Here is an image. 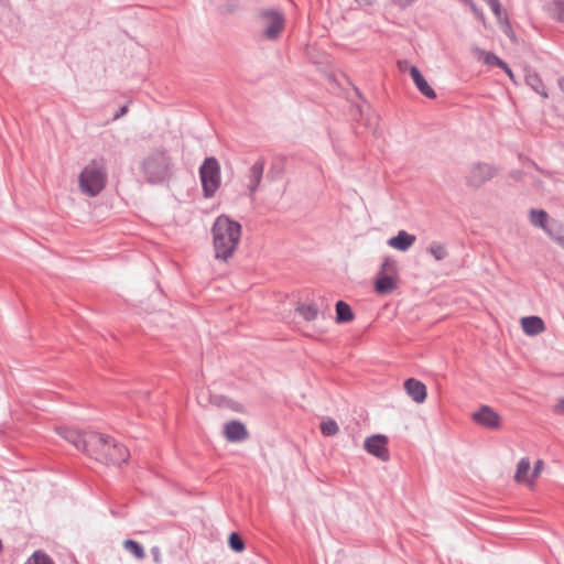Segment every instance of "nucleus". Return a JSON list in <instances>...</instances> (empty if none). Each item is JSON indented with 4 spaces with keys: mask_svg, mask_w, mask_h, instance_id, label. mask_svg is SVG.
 Here are the masks:
<instances>
[{
    "mask_svg": "<svg viewBox=\"0 0 564 564\" xmlns=\"http://www.w3.org/2000/svg\"><path fill=\"white\" fill-rule=\"evenodd\" d=\"M107 447L102 452L99 462L105 464L120 465L126 463L129 457V452L124 445L109 437Z\"/></svg>",
    "mask_w": 564,
    "mask_h": 564,
    "instance_id": "9",
    "label": "nucleus"
},
{
    "mask_svg": "<svg viewBox=\"0 0 564 564\" xmlns=\"http://www.w3.org/2000/svg\"><path fill=\"white\" fill-rule=\"evenodd\" d=\"M410 75L416 88L420 90L422 95L431 99L436 97L434 89L429 85V83L426 82V79L424 78V76L421 74L416 66H411Z\"/></svg>",
    "mask_w": 564,
    "mask_h": 564,
    "instance_id": "15",
    "label": "nucleus"
},
{
    "mask_svg": "<svg viewBox=\"0 0 564 564\" xmlns=\"http://www.w3.org/2000/svg\"><path fill=\"white\" fill-rule=\"evenodd\" d=\"M296 312L307 322L315 321L319 313L315 304H302Z\"/></svg>",
    "mask_w": 564,
    "mask_h": 564,
    "instance_id": "22",
    "label": "nucleus"
},
{
    "mask_svg": "<svg viewBox=\"0 0 564 564\" xmlns=\"http://www.w3.org/2000/svg\"><path fill=\"white\" fill-rule=\"evenodd\" d=\"M492 11V13L496 15L497 19H500L502 15V9L499 0H494V2L488 4Z\"/></svg>",
    "mask_w": 564,
    "mask_h": 564,
    "instance_id": "30",
    "label": "nucleus"
},
{
    "mask_svg": "<svg viewBox=\"0 0 564 564\" xmlns=\"http://www.w3.org/2000/svg\"><path fill=\"white\" fill-rule=\"evenodd\" d=\"M502 69L510 77V79L513 80V73H512L511 68L507 65V68H502Z\"/></svg>",
    "mask_w": 564,
    "mask_h": 564,
    "instance_id": "43",
    "label": "nucleus"
},
{
    "mask_svg": "<svg viewBox=\"0 0 564 564\" xmlns=\"http://www.w3.org/2000/svg\"><path fill=\"white\" fill-rule=\"evenodd\" d=\"M123 547L138 560H142L145 556L144 549L134 540H126L123 542Z\"/></svg>",
    "mask_w": 564,
    "mask_h": 564,
    "instance_id": "23",
    "label": "nucleus"
},
{
    "mask_svg": "<svg viewBox=\"0 0 564 564\" xmlns=\"http://www.w3.org/2000/svg\"><path fill=\"white\" fill-rule=\"evenodd\" d=\"M404 389L411 399L416 403H422L426 399V387L420 380L410 378L404 382Z\"/></svg>",
    "mask_w": 564,
    "mask_h": 564,
    "instance_id": "13",
    "label": "nucleus"
},
{
    "mask_svg": "<svg viewBox=\"0 0 564 564\" xmlns=\"http://www.w3.org/2000/svg\"><path fill=\"white\" fill-rule=\"evenodd\" d=\"M487 4L494 2V0H484Z\"/></svg>",
    "mask_w": 564,
    "mask_h": 564,
    "instance_id": "48",
    "label": "nucleus"
},
{
    "mask_svg": "<svg viewBox=\"0 0 564 564\" xmlns=\"http://www.w3.org/2000/svg\"><path fill=\"white\" fill-rule=\"evenodd\" d=\"M224 433L229 442H241L248 437L246 426L239 421H230L226 423Z\"/></svg>",
    "mask_w": 564,
    "mask_h": 564,
    "instance_id": "14",
    "label": "nucleus"
},
{
    "mask_svg": "<svg viewBox=\"0 0 564 564\" xmlns=\"http://www.w3.org/2000/svg\"><path fill=\"white\" fill-rule=\"evenodd\" d=\"M512 177H513L514 180H520V178H521V173H520V172H513V173H512Z\"/></svg>",
    "mask_w": 564,
    "mask_h": 564,
    "instance_id": "44",
    "label": "nucleus"
},
{
    "mask_svg": "<svg viewBox=\"0 0 564 564\" xmlns=\"http://www.w3.org/2000/svg\"><path fill=\"white\" fill-rule=\"evenodd\" d=\"M530 223L538 228L543 229L549 236H552V231L549 228V215L543 209H531L530 210Z\"/></svg>",
    "mask_w": 564,
    "mask_h": 564,
    "instance_id": "19",
    "label": "nucleus"
},
{
    "mask_svg": "<svg viewBox=\"0 0 564 564\" xmlns=\"http://www.w3.org/2000/svg\"><path fill=\"white\" fill-rule=\"evenodd\" d=\"M525 83L538 94H540L542 97L546 98L547 93L545 90L544 84L535 72H528L525 75Z\"/></svg>",
    "mask_w": 564,
    "mask_h": 564,
    "instance_id": "20",
    "label": "nucleus"
},
{
    "mask_svg": "<svg viewBox=\"0 0 564 564\" xmlns=\"http://www.w3.org/2000/svg\"><path fill=\"white\" fill-rule=\"evenodd\" d=\"M359 3H368V0H357Z\"/></svg>",
    "mask_w": 564,
    "mask_h": 564,
    "instance_id": "47",
    "label": "nucleus"
},
{
    "mask_svg": "<svg viewBox=\"0 0 564 564\" xmlns=\"http://www.w3.org/2000/svg\"><path fill=\"white\" fill-rule=\"evenodd\" d=\"M554 413L564 415V398L558 399L553 408Z\"/></svg>",
    "mask_w": 564,
    "mask_h": 564,
    "instance_id": "31",
    "label": "nucleus"
},
{
    "mask_svg": "<svg viewBox=\"0 0 564 564\" xmlns=\"http://www.w3.org/2000/svg\"><path fill=\"white\" fill-rule=\"evenodd\" d=\"M212 236L215 258L226 262L238 249L241 225L227 215H220L213 224Z\"/></svg>",
    "mask_w": 564,
    "mask_h": 564,
    "instance_id": "1",
    "label": "nucleus"
},
{
    "mask_svg": "<svg viewBox=\"0 0 564 564\" xmlns=\"http://www.w3.org/2000/svg\"><path fill=\"white\" fill-rule=\"evenodd\" d=\"M24 564H54L51 557L43 551H35Z\"/></svg>",
    "mask_w": 564,
    "mask_h": 564,
    "instance_id": "24",
    "label": "nucleus"
},
{
    "mask_svg": "<svg viewBox=\"0 0 564 564\" xmlns=\"http://www.w3.org/2000/svg\"><path fill=\"white\" fill-rule=\"evenodd\" d=\"M262 35L267 40H278L284 30L285 18L281 10L275 8L262 9L258 14Z\"/></svg>",
    "mask_w": 564,
    "mask_h": 564,
    "instance_id": "6",
    "label": "nucleus"
},
{
    "mask_svg": "<svg viewBox=\"0 0 564 564\" xmlns=\"http://www.w3.org/2000/svg\"><path fill=\"white\" fill-rule=\"evenodd\" d=\"M521 326L523 332L529 336H535L545 329L544 322L539 316L522 317Z\"/></svg>",
    "mask_w": 564,
    "mask_h": 564,
    "instance_id": "17",
    "label": "nucleus"
},
{
    "mask_svg": "<svg viewBox=\"0 0 564 564\" xmlns=\"http://www.w3.org/2000/svg\"><path fill=\"white\" fill-rule=\"evenodd\" d=\"M558 86L564 91V78L558 79Z\"/></svg>",
    "mask_w": 564,
    "mask_h": 564,
    "instance_id": "45",
    "label": "nucleus"
},
{
    "mask_svg": "<svg viewBox=\"0 0 564 564\" xmlns=\"http://www.w3.org/2000/svg\"><path fill=\"white\" fill-rule=\"evenodd\" d=\"M264 160L262 158L258 159L250 167L249 173L247 174L248 184L247 187L250 194H254L261 184L263 172H264Z\"/></svg>",
    "mask_w": 564,
    "mask_h": 564,
    "instance_id": "12",
    "label": "nucleus"
},
{
    "mask_svg": "<svg viewBox=\"0 0 564 564\" xmlns=\"http://www.w3.org/2000/svg\"><path fill=\"white\" fill-rule=\"evenodd\" d=\"M336 315L338 323H347L354 319V313L350 306L344 301L336 303Z\"/></svg>",
    "mask_w": 564,
    "mask_h": 564,
    "instance_id": "21",
    "label": "nucleus"
},
{
    "mask_svg": "<svg viewBox=\"0 0 564 564\" xmlns=\"http://www.w3.org/2000/svg\"><path fill=\"white\" fill-rule=\"evenodd\" d=\"M471 11H473V13L475 14V17H476L479 21H481V22H484V21H485V14H484V12H482V11H481L477 6H476V7H474V8L471 9Z\"/></svg>",
    "mask_w": 564,
    "mask_h": 564,
    "instance_id": "33",
    "label": "nucleus"
},
{
    "mask_svg": "<svg viewBox=\"0 0 564 564\" xmlns=\"http://www.w3.org/2000/svg\"><path fill=\"white\" fill-rule=\"evenodd\" d=\"M560 19H561V20H564V6H562V8H561V11H560Z\"/></svg>",
    "mask_w": 564,
    "mask_h": 564,
    "instance_id": "46",
    "label": "nucleus"
},
{
    "mask_svg": "<svg viewBox=\"0 0 564 564\" xmlns=\"http://www.w3.org/2000/svg\"><path fill=\"white\" fill-rule=\"evenodd\" d=\"M484 62L489 66H498L500 68H507V63H505L500 57L491 52L484 53Z\"/></svg>",
    "mask_w": 564,
    "mask_h": 564,
    "instance_id": "26",
    "label": "nucleus"
},
{
    "mask_svg": "<svg viewBox=\"0 0 564 564\" xmlns=\"http://www.w3.org/2000/svg\"><path fill=\"white\" fill-rule=\"evenodd\" d=\"M388 438L384 435H372L365 440V449L375 457L387 462L389 459V451L387 447Z\"/></svg>",
    "mask_w": 564,
    "mask_h": 564,
    "instance_id": "11",
    "label": "nucleus"
},
{
    "mask_svg": "<svg viewBox=\"0 0 564 564\" xmlns=\"http://www.w3.org/2000/svg\"><path fill=\"white\" fill-rule=\"evenodd\" d=\"M210 401L213 403H215L216 405L221 406V405H224L225 399L223 397L215 395V397H212Z\"/></svg>",
    "mask_w": 564,
    "mask_h": 564,
    "instance_id": "34",
    "label": "nucleus"
},
{
    "mask_svg": "<svg viewBox=\"0 0 564 564\" xmlns=\"http://www.w3.org/2000/svg\"><path fill=\"white\" fill-rule=\"evenodd\" d=\"M415 242V236L400 230L397 236L388 240V246L399 251H406Z\"/></svg>",
    "mask_w": 564,
    "mask_h": 564,
    "instance_id": "16",
    "label": "nucleus"
},
{
    "mask_svg": "<svg viewBox=\"0 0 564 564\" xmlns=\"http://www.w3.org/2000/svg\"><path fill=\"white\" fill-rule=\"evenodd\" d=\"M466 6L470 8V10L476 7V3L473 0H462Z\"/></svg>",
    "mask_w": 564,
    "mask_h": 564,
    "instance_id": "40",
    "label": "nucleus"
},
{
    "mask_svg": "<svg viewBox=\"0 0 564 564\" xmlns=\"http://www.w3.org/2000/svg\"><path fill=\"white\" fill-rule=\"evenodd\" d=\"M397 264L393 260L386 259L381 265L379 276L375 282V290L379 294H389L397 288Z\"/></svg>",
    "mask_w": 564,
    "mask_h": 564,
    "instance_id": "7",
    "label": "nucleus"
},
{
    "mask_svg": "<svg viewBox=\"0 0 564 564\" xmlns=\"http://www.w3.org/2000/svg\"><path fill=\"white\" fill-rule=\"evenodd\" d=\"M107 183V165L104 159L91 160L80 172L78 185L82 193L89 197L97 196Z\"/></svg>",
    "mask_w": 564,
    "mask_h": 564,
    "instance_id": "4",
    "label": "nucleus"
},
{
    "mask_svg": "<svg viewBox=\"0 0 564 564\" xmlns=\"http://www.w3.org/2000/svg\"><path fill=\"white\" fill-rule=\"evenodd\" d=\"M427 251L435 258V260L441 261L447 257V251L444 245L440 242H432L427 249Z\"/></svg>",
    "mask_w": 564,
    "mask_h": 564,
    "instance_id": "25",
    "label": "nucleus"
},
{
    "mask_svg": "<svg viewBox=\"0 0 564 564\" xmlns=\"http://www.w3.org/2000/svg\"><path fill=\"white\" fill-rule=\"evenodd\" d=\"M498 173V169L488 163L474 164L466 174V184L474 188L481 187L486 182L494 178Z\"/></svg>",
    "mask_w": 564,
    "mask_h": 564,
    "instance_id": "8",
    "label": "nucleus"
},
{
    "mask_svg": "<svg viewBox=\"0 0 564 564\" xmlns=\"http://www.w3.org/2000/svg\"><path fill=\"white\" fill-rule=\"evenodd\" d=\"M562 248H564V236L554 237L551 236Z\"/></svg>",
    "mask_w": 564,
    "mask_h": 564,
    "instance_id": "36",
    "label": "nucleus"
},
{
    "mask_svg": "<svg viewBox=\"0 0 564 564\" xmlns=\"http://www.w3.org/2000/svg\"><path fill=\"white\" fill-rule=\"evenodd\" d=\"M466 6L470 8V10L476 7V3L473 0H462Z\"/></svg>",
    "mask_w": 564,
    "mask_h": 564,
    "instance_id": "39",
    "label": "nucleus"
},
{
    "mask_svg": "<svg viewBox=\"0 0 564 564\" xmlns=\"http://www.w3.org/2000/svg\"><path fill=\"white\" fill-rule=\"evenodd\" d=\"M152 553H153V556H154V561L156 563H159L160 562V550H159V547L154 546L152 549Z\"/></svg>",
    "mask_w": 564,
    "mask_h": 564,
    "instance_id": "35",
    "label": "nucleus"
},
{
    "mask_svg": "<svg viewBox=\"0 0 564 564\" xmlns=\"http://www.w3.org/2000/svg\"><path fill=\"white\" fill-rule=\"evenodd\" d=\"M466 6L470 8V10L476 7V3L473 0H462Z\"/></svg>",
    "mask_w": 564,
    "mask_h": 564,
    "instance_id": "42",
    "label": "nucleus"
},
{
    "mask_svg": "<svg viewBox=\"0 0 564 564\" xmlns=\"http://www.w3.org/2000/svg\"><path fill=\"white\" fill-rule=\"evenodd\" d=\"M128 112V106H121L118 111L113 115V119L117 120L121 117H123Z\"/></svg>",
    "mask_w": 564,
    "mask_h": 564,
    "instance_id": "32",
    "label": "nucleus"
},
{
    "mask_svg": "<svg viewBox=\"0 0 564 564\" xmlns=\"http://www.w3.org/2000/svg\"><path fill=\"white\" fill-rule=\"evenodd\" d=\"M466 6L470 8V10L476 7V3L473 0H462Z\"/></svg>",
    "mask_w": 564,
    "mask_h": 564,
    "instance_id": "38",
    "label": "nucleus"
},
{
    "mask_svg": "<svg viewBox=\"0 0 564 564\" xmlns=\"http://www.w3.org/2000/svg\"><path fill=\"white\" fill-rule=\"evenodd\" d=\"M321 431L325 436H332L338 432V425L334 420H327L321 424Z\"/></svg>",
    "mask_w": 564,
    "mask_h": 564,
    "instance_id": "27",
    "label": "nucleus"
},
{
    "mask_svg": "<svg viewBox=\"0 0 564 564\" xmlns=\"http://www.w3.org/2000/svg\"><path fill=\"white\" fill-rule=\"evenodd\" d=\"M56 432L78 451L85 452L96 460H99L102 452L108 446L109 437L96 432L79 433L66 426L57 427Z\"/></svg>",
    "mask_w": 564,
    "mask_h": 564,
    "instance_id": "3",
    "label": "nucleus"
},
{
    "mask_svg": "<svg viewBox=\"0 0 564 564\" xmlns=\"http://www.w3.org/2000/svg\"><path fill=\"white\" fill-rule=\"evenodd\" d=\"M562 248H564V236L554 237L551 236Z\"/></svg>",
    "mask_w": 564,
    "mask_h": 564,
    "instance_id": "37",
    "label": "nucleus"
},
{
    "mask_svg": "<svg viewBox=\"0 0 564 564\" xmlns=\"http://www.w3.org/2000/svg\"><path fill=\"white\" fill-rule=\"evenodd\" d=\"M514 479L517 482L525 484L532 486L531 478V462L528 457H522L518 465L514 474Z\"/></svg>",
    "mask_w": 564,
    "mask_h": 564,
    "instance_id": "18",
    "label": "nucleus"
},
{
    "mask_svg": "<svg viewBox=\"0 0 564 564\" xmlns=\"http://www.w3.org/2000/svg\"><path fill=\"white\" fill-rule=\"evenodd\" d=\"M199 180L203 188V196L212 198L221 184L220 164L215 156H208L199 166Z\"/></svg>",
    "mask_w": 564,
    "mask_h": 564,
    "instance_id": "5",
    "label": "nucleus"
},
{
    "mask_svg": "<svg viewBox=\"0 0 564 564\" xmlns=\"http://www.w3.org/2000/svg\"><path fill=\"white\" fill-rule=\"evenodd\" d=\"M543 465H544L543 460H541V459H538L535 462V464H534V466H533V468L531 470L532 482L534 481V479H536L540 476V474H541V471L543 469Z\"/></svg>",
    "mask_w": 564,
    "mask_h": 564,
    "instance_id": "29",
    "label": "nucleus"
},
{
    "mask_svg": "<svg viewBox=\"0 0 564 564\" xmlns=\"http://www.w3.org/2000/svg\"><path fill=\"white\" fill-rule=\"evenodd\" d=\"M473 421L488 430H498L501 425V416L489 405H481L471 414Z\"/></svg>",
    "mask_w": 564,
    "mask_h": 564,
    "instance_id": "10",
    "label": "nucleus"
},
{
    "mask_svg": "<svg viewBox=\"0 0 564 564\" xmlns=\"http://www.w3.org/2000/svg\"><path fill=\"white\" fill-rule=\"evenodd\" d=\"M466 6L470 8V10L476 7V3L473 0H462Z\"/></svg>",
    "mask_w": 564,
    "mask_h": 564,
    "instance_id": "41",
    "label": "nucleus"
},
{
    "mask_svg": "<svg viewBox=\"0 0 564 564\" xmlns=\"http://www.w3.org/2000/svg\"><path fill=\"white\" fill-rule=\"evenodd\" d=\"M141 170L148 183L164 184L173 177L174 164L166 151L155 149L143 159Z\"/></svg>",
    "mask_w": 564,
    "mask_h": 564,
    "instance_id": "2",
    "label": "nucleus"
},
{
    "mask_svg": "<svg viewBox=\"0 0 564 564\" xmlns=\"http://www.w3.org/2000/svg\"><path fill=\"white\" fill-rule=\"evenodd\" d=\"M229 545L234 551L240 552L245 549V543L241 536L237 533H231L229 536Z\"/></svg>",
    "mask_w": 564,
    "mask_h": 564,
    "instance_id": "28",
    "label": "nucleus"
}]
</instances>
